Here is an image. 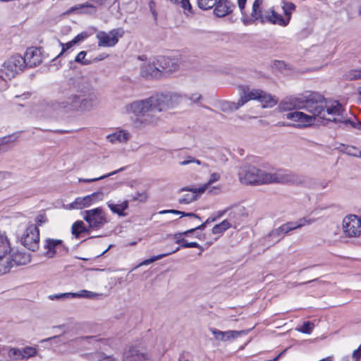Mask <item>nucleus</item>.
I'll return each instance as SVG.
<instances>
[{"mask_svg": "<svg viewBox=\"0 0 361 361\" xmlns=\"http://www.w3.org/2000/svg\"><path fill=\"white\" fill-rule=\"evenodd\" d=\"M302 109L322 120L328 121H341L336 116H341L343 107L338 101H334L328 106L324 97L317 92L302 94Z\"/></svg>", "mask_w": 361, "mask_h": 361, "instance_id": "1", "label": "nucleus"}, {"mask_svg": "<svg viewBox=\"0 0 361 361\" xmlns=\"http://www.w3.org/2000/svg\"><path fill=\"white\" fill-rule=\"evenodd\" d=\"M240 98L237 102L226 101L221 104L223 111H236L250 100H257L261 103L263 108L273 107L278 100L275 96L260 89H250L249 86L238 87Z\"/></svg>", "mask_w": 361, "mask_h": 361, "instance_id": "2", "label": "nucleus"}, {"mask_svg": "<svg viewBox=\"0 0 361 361\" xmlns=\"http://www.w3.org/2000/svg\"><path fill=\"white\" fill-rule=\"evenodd\" d=\"M83 79L80 78H70L66 85L61 87L59 101H51L48 105L53 110H61L65 112L80 111V97L72 92H83L85 90L80 87Z\"/></svg>", "mask_w": 361, "mask_h": 361, "instance_id": "3", "label": "nucleus"}, {"mask_svg": "<svg viewBox=\"0 0 361 361\" xmlns=\"http://www.w3.org/2000/svg\"><path fill=\"white\" fill-rule=\"evenodd\" d=\"M126 109L128 113L133 114L148 123H156L159 118L154 94L127 104Z\"/></svg>", "mask_w": 361, "mask_h": 361, "instance_id": "4", "label": "nucleus"}, {"mask_svg": "<svg viewBox=\"0 0 361 361\" xmlns=\"http://www.w3.org/2000/svg\"><path fill=\"white\" fill-rule=\"evenodd\" d=\"M241 183L250 185L274 183V173H267L254 166L243 165L238 171Z\"/></svg>", "mask_w": 361, "mask_h": 361, "instance_id": "5", "label": "nucleus"}, {"mask_svg": "<svg viewBox=\"0 0 361 361\" xmlns=\"http://www.w3.org/2000/svg\"><path fill=\"white\" fill-rule=\"evenodd\" d=\"M274 183L291 184L307 188H314L317 186L315 180L311 177L281 170L274 173Z\"/></svg>", "mask_w": 361, "mask_h": 361, "instance_id": "6", "label": "nucleus"}, {"mask_svg": "<svg viewBox=\"0 0 361 361\" xmlns=\"http://www.w3.org/2000/svg\"><path fill=\"white\" fill-rule=\"evenodd\" d=\"M314 221V219H307L306 218H302L295 222H287L276 228L272 229L269 232V233L264 238V240L266 243H271V241L275 240L274 242L273 243V244H275L279 242L281 239H282L283 236L288 232L293 231L296 228H301L305 224H310Z\"/></svg>", "mask_w": 361, "mask_h": 361, "instance_id": "7", "label": "nucleus"}, {"mask_svg": "<svg viewBox=\"0 0 361 361\" xmlns=\"http://www.w3.org/2000/svg\"><path fill=\"white\" fill-rule=\"evenodd\" d=\"M25 68L23 56L18 54L13 55L4 62L2 68L0 69V79L5 82L11 80Z\"/></svg>", "mask_w": 361, "mask_h": 361, "instance_id": "8", "label": "nucleus"}, {"mask_svg": "<svg viewBox=\"0 0 361 361\" xmlns=\"http://www.w3.org/2000/svg\"><path fill=\"white\" fill-rule=\"evenodd\" d=\"M177 92H167L154 94L159 114L179 104L185 98Z\"/></svg>", "mask_w": 361, "mask_h": 361, "instance_id": "9", "label": "nucleus"}, {"mask_svg": "<svg viewBox=\"0 0 361 361\" xmlns=\"http://www.w3.org/2000/svg\"><path fill=\"white\" fill-rule=\"evenodd\" d=\"M83 214V219L92 230H99L108 223L106 213L102 207L85 210Z\"/></svg>", "mask_w": 361, "mask_h": 361, "instance_id": "10", "label": "nucleus"}, {"mask_svg": "<svg viewBox=\"0 0 361 361\" xmlns=\"http://www.w3.org/2000/svg\"><path fill=\"white\" fill-rule=\"evenodd\" d=\"M21 243L28 250L35 252L39 247V231L35 224L29 225L20 239Z\"/></svg>", "mask_w": 361, "mask_h": 361, "instance_id": "11", "label": "nucleus"}, {"mask_svg": "<svg viewBox=\"0 0 361 361\" xmlns=\"http://www.w3.org/2000/svg\"><path fill=\"white\" fill-rule=\"evenodd\" d=\"M125 32L123 28L118 27L111 30L109 32H99L96 37L98 39V46L103 47H114L118 42V38L122 37Z\"/></svg>", "mask_w": 361, "mask_h": 361, "instance_id": "12", "label": "nucleus"}, {"mask_svg": "<svg viewBox=\"0 0 361 361\" xmlns=\"http://www.w3.org/2000/svg\"><path fill=\"white\" fill-rule=\"evenodd\" d=\"M343 230L348 237H357L361 234V219L354 214L346 216L343 220Z\"/></svg>", "mask_w": 361, "mask_h": 361, "instance_id": "13", "label": "nucleus"}, {"mask_svg": "<svg viewBox=\"0 0 361 361\" xmlns=\"http://www.w3.org/2000/svg\"><path fill=\"white\" fill-rule=\"evenodd\" d=\"M12 252L10 242L5 233H0V274L8 272V255Z\"/></svg>", "mask_w": 361, "mask_h": 361, "instance_id": "14", "label": "nucleus"}, {"mask_svg": "<svg viewBox=\"0 0 361 361\" xmlns=\"http://www.w3.org/2000/svg\"><path fill=\"white\" fill-rule=\"evenodd\" d=\"M264 0H255L252 4V12L250 16L247 15L245 12V8L243 11H240L242 18L241 20L244 25H250L251 23H255L256 20H259V22L263 23V16L262 13V4Z\"/></svg>", "mask_w": 361, "mask_h": 361, "instance_id": "15", "label": "nucleus"}, {"mask_svg": "<svg viewBox=\"0 0 361 361\" xmlns=\"http://www.w3.org/2000/svg\"><path fill=\"white\" fill-rule=\"evenodd\" d=\"M23 59L25 61V67L33 68L39 65L42 61L40 49L37 47L27 48Z\"/></svg>", "mask_w": 361, "mask_h": 361, "instance_id": "16", "label": "nucleus"}, {"mask_svg": "<svg viewBox=\"0 0 361 361\" xmlns=\"http://www.w3.org/2000/svg\"><path fill=\"white\" fill-rule=\"evenodd\" d=\"M8 258L9 262L8 272L14 265H25L30 262V255L29 254L19 250L14 252L13 249Z\"/></svg>", "mask_w": 361, "mask_h": 361, "instance_id": "17", "label": "nucleus"}, {"mask_svg": "<svg viewBox=\"0 0 361 361\" xmlns=\"http://www.w3.org/2000/svg\"><path fill=\"white\" fill-rule=\"evenodd\" d=\"M302 94L298 97H286L279 104V108L281 111H291L293 109H302Z\"/></svg>", "mask_w": 361, "mask_h": 361, "instance_id": "18", "label": "nucleus"}, {"mask_svg": "<svg viewBox=\"0 0 361 361\" xmlns=\"http://www.w3.org/2000/svg\"><path fill=\"white\" fill-rule=\"evenodd\" d=\"M235 5L229 0H216L214 14L218 18L225 17L231 13Z\"/></svg>", "mask_w": 361, "mask_h": 361, "instance_id": "19", "label": "nucleus"}, {"mask_svg": "<svg viewBox=\"0 0 361 361\" xmlns=\"http://www.w3.org/2000/svg\"><path fill=\"white\" fill-rule=\"evenodd\" d=\"M210 331L212 333V334L214 336L215 340L217 341H230L231 339H235L238 338L240 335L246 334L248 331H221L220 330H218L214 328H211Z\"/></svg>", "mask_w": 361, "mask_h": 361, "instance_id": "20", "label": "nucleus"}, {"mask_svg": "<svg viewBox=\"0 0 361 361\" xmlns=\"http://www.w3.org/2000/svg\"><path fill=\"white\" fill-rule=\"evenodd\" d=\"M142 76L147 78H159L161 76V70L157 65V59L152 63H148L142 66L140 69Z\"/></svg>", "mask_w": 361, "mask_h": 361, "instance_id": "21", "label": "nucleus"}, {"mask_svg": "<svg viewBox=\"0 0 361 361\" xmlns=\"http://www.w3.org/2000/svg\"><path fill=\"white\" fill-rule=\"evenodd\" d=\"M157 61L159 69L161 70V74L163 73H172L178 68V64L175 59L169 57L161 56L157 58Z\"/></svg>", "mask_w": 361, "mask_h": 361, "instance_id": "22", "label": "nucleus"}, {"mask_svg": "<svg viewBox=\"0 0 361 361\" xmlns=\"http://www.w3.org/2000/svg\"><path fill=\"white\" fill-rule=\"evenodd\" d=\"M207 188V185L199 188H193L190 187H185L180 190V191H190L192 192V194H186L183 195V197L179 199L178 202L180 204H190L192 202L197 200V194L203 193Z\"/></svg>", "mask_w": 361, "mask_h": 361, "instance_id": "23", "label": "nucleus"}, {"mask_svg": "<svg viewBox=\"0 0 361 361\" xmlns=\"http://www.w3.org/2000/svg\"><path fill=\"white\" fill-rule=\"evenodd\" d=\"M265 22L277 24L281 26H286L288 24V20H284V18L281 15L278 14L272 9L267 10L264 12L263 23Z\"/></svg>", "mask_w": 361, "mask_h": 361, "instance_id": "24", "label": "nucleus"}, {"mask_svg": "<svg viewBox=\"0 0 361 361\" xmlns=\"http://www.w3.org/2000/svg\"><path fill=\"white\" fill-rule=\"evenodd\" d=\"M104 197V194L102 191L93 192L85 197H77L80 203L81 209L88 207L97 202L102 201Z\"/></svg>", "mask_w": 361, "mask_h": 361, "instance_id": "25", "label": "nucleus"}, {"mask_svg": "<svg viewBox=\"0 0 361 361\" xmlns=\"http://www.w3.org/2000/svg\"><path fill=\"white\" fill-rule=\"evenodd\" d=\"M130 133L126 130H118L106 136V140L112 143H126L130 138Z\"/></svg>", "mask_w": 361, "mask_h": 361, "instance_id": "26", "label": "nucleus"}, {"mask_svg": "<svg viewBox=\"0 0 361 361\" xmlns=\"http://www.w3.org/2000/svg\"><path fill=\"white\" fill-rule=\"evenodd\" d=\"M247 216L246 209L243 206L238 205L233 207L228 214L229 221L235 224H239L244 218Z\"/></svg>", "mask_w": 361, "mask_h": 361, "instance_id": "27", "label": "nucleus"}, {"mask_svg": "<svg viewBox=\"0 0 361 361\" xmlns=\"http://www.w3.org/2000/svg\"><path fill=\"white\" fill-rule=\"evenodd\" d=\"M99 99L97 94L91 93L87 97H80V111H90L99 103Z\"/></svg>", "mask_w": 361, "mask_h": 361, "instance_id": "28", "label": "nucleus"}, {"mask_svg": "<svg viewBox=\"0 0 361 361\" xmlns=\"http://www.w3.org/2000/svg\"><path fill=\"white\" fill-rule=\"evenodd\" d=\"M123 361H149V358L146 353L140 352L135 347H130L124 353Z\"/></svg>", "mask_w": 361, "mask_h": 361, "instance_id": "29", "label": "nucleus"}, {"mask_svg": "<svg viewBox=\"0 0 361 361\" xmlns=\"http://www.w3.org/2000/svg\"><path fill=\"white\" fill-rule=\"evenodd\" d=\"M70 11L80 14L94 15L97 9L95 5L86 2L71 7Z\"/></svg>", "mask_w": 361, "mask_h": 361, "instance_id": "30", "label": "nucleus"}, {"mask_svg": "<svg viewBox=\"0 0 361 361\" xmlns=\"http://www.w3.org/2000/svg\"><path fill=\"white\" fill-rule=\"evenodd\" d=\"M92 229L90 226L87 227L82 221H76L71 227V233L76 238H79L82 233L89 234Z\"/></svg>", "mask_w": 361, "mask_h": 361, "instance_id": "31", "label": "nucleus"}, {"mask_svg": "<svg viewBox=\"0 0 361 361\" xmlns=\"http://www.w3.org/2000/svg\"><path fill=\"white\" fill-rule=\"evenodd\" d=\"M63 246L61 240H55L48 238L45 241L44 247L47 250V255L49 257H54L56 252V249Z\"/></svg>", "mask_w": 361, "mask_h": 361, "instance_id": "32", "label": "nucleus"}, {"mask_svg": "<svg viewBox=\"0 0 361 361\" xmlns=\"http://www.w3.org/2000/svg\"><path fill=\"white\" fill-rule=\"evenodd\" d=\"M107 206L113 213L116 214L120 216H125L126 214L124 211L128 208V201L126 200L117 204H114L111 202H108Z\"/></svg>", "mask_w": 361, "mask_h": 361, "instance_id": "33", "label": "nucleus"}, {"mask_svg": "<svg viewBox=\"0 0 361 361\" xmlns=\"http://www.w3.org/2000/svg\"><path fill=\"white\" fill-rule=\"evenodd\" d=\"M179 250V247H177L176 249L173 250H171L170 252H168L166 253H164V254H161V255H156V256H153L151 258L149 259H145L144 261H142V262H140L136 267H141V266H144V265H148L157 260H159V259H161L162 258H164V257H166L171 254H173L176 252H177L178 250Z\"/></svg>", "mask_w": 361, "mask_h": 361, "instance_id": "34", "label": "nucleus"}, {"mask_svg": "<svg viewBox=\"0 0 361 361\" xmlns=\"http://www.w3.org/2000/svg\"><path fill=\"white\" fill-rule=\"evenodd\" d=\"M101 295L99 293H94L87 290H81L77 293H71V298H85L93 299Z\"/></svg>", "mask_w": 361, "mask_h": 361, "instance_id": "35", "label": "nucleus"}, {"mask_svg": "<svg viewBox=\"0 0 361 361\" xmlns=\"http://www.w3.org/2000/svg\"><path fill=\"white\" fill-rule=\"evenodd\" d=\"M231 223L228 220H224L219 224L215 225L212 228L214 234H221L231 227Z\"/></svg>", "mask_w": 361, "mask_h": 361, "instance_id": "36", "label": "nucleus"}, {"mask_svg": "<svg viewBox=\"0 0 361 361\" xmlns=\"http://www.w3.org/2000/svg\"><path fill=\"white\" fill-rule=\"evenodd\" d=\"M283 9L284 11V14L286 16V18H284V20H288V23L290 22V18H291V13L293 11L295 10V5L290 1H283Z\"/></svg>", "mask_w": 361, "mask_h": 361, "instance_id": "37", "label": "nucleus"}, {"mask_svg": "<svg viewBox=\"0 0 361 361\" xmlns=\"http://www.w3.org/2000/svg\"><path fill=\"white\" fill-rule=\"evenodd\" d=\"M344 79L347 80H356L361 79V68L358 69H351L343 75Z\"/></svg>", "mask_w": 361, "mask_h": 361, "instance_id": "38", "label": "nucleus"}, {"mask_svg": "<svg viewBox=\"0 0 361 361\" xmlns=\"http://www.w3.org/2000/svg\"><path fill=\"white\" fill-rule=\"evenodd\" d=\"M125 169V167H122V168H120L118 170H116L111 173H109L106 175H104V176H99V177H97V178H79V182L80 183H92V182H94V181H97V180H102V179H104L106 177H109L111 175H114V174H116L120 171H122Z\"/></svg>", "mask_w": 361, "mask_h": 361, "instance_id": "39", "label": "nucleus"}, {"mask_svg": "<svg viewBox=\"0 0 361 361\" xmlns=\"http://www.w3.org/2000/svg\"><path fill=\"white\" fill-rule=\"evenodd\" d=\"M317 117V116H314L313 114L312 115H307L303 112H301V116H300V123L302 125V126L305 127L307 126L312 125L314 121L315 118Z\"/></svg>", "mask_w": 361, "mask_h": 361, "instance_id": "40", "label": "nucleus"}, {"mask_svg": "<svg viewBox=\"0 0 361 361\" xmlns=\"http://www.w3.org/2000/svg\"><path fill=\"white\" fill-rule=\"evenodd\" d=\"M198 7L202 10H209L216 4V0H197Z\"/></svg>", "mask_w": 361, "mask_h": 361, "instance_id": "41", "label": "nucleus"}, {"mask_svg": "<svg viewBox=\"0 0 361 361\" xmlns=\"http://www.w3.org/2000/svg\"><path fill=\"white\" fill-rule=\"evenodd\" d=\"M8 356L12 360H21L22 353L21 349L17 348H11L9 349Z\"/></svg>", "mask_w": 361, "mask_h": 361, "instance_id": "42", "label": "nucleus"}, {"mask_svg": "<svg viewBox=\"0 0 361 361\" xmlns=\"http://www.w3.org/2000/svg\"><path fill=\"white\" fill-rule=\"evenodd\" d=\"M22 360H27L37 354V350L32 347H25L21 349Z\"/></svg>", "mask_w": 361, "mask_h": 361, "instance_id": "43", "label": "nucleus"}, {"mask_svg": "<svg viewBox=\"0 0 361 361\" xmlns=\"http://www.w3.org/2000/svg\"><path fill=\"white\" fill-rule=\"evenodd\" d=\"M86 51H81L78 54V55L75 58V61L79 63H81L82 65H89L91 63L90 60L85 59L86 56Z\"/></svg>", "mask_w": 361, "mask_h": 361, "instance_id": "44", "label": "nucleus"}, {"mask_svg": "<svg viewBox=\"0 0 361 361\" xmlns=\"http://www.w3.org/2000/svg\"><path fill=\"white\" fill-rule=\"evenodd\" d=\"M185 96V98L188 99L192 104H197L200 106V102L203 99L202 96L197 92L192 93L189 97H187L186 95ZM201 106H202V105H201ZM204 108L209 109L207 106H204Z\"/></svg>", "mask_w": 361, "mask_h": 361, "instance_id": "45", "label": "nucleus"}, {"mask_svg": "<svg viewBox=\"0 0 361 361\" xmlns=\"http://www.w3.org/2000/svg\"><path fill=\"white\" fill-rule=\"evenodd\" d=\"M338 119H340L341 121H338V123H343L345 124L349 123L353 128L361 130V121L358 120L352 121L350 119H346L343 121L342 118H337Z\"/></svg>", "mask_w": 361, "mask_h": 361, "instance_id": "46", "label": "nucleus"}, {"mask_svg": "<svg viewBox=\"0 0 361 361\" xmlns=\"http://www.w3.org/2000/svg\"><path fill=\"white\" fill-rule=\"evenodd\" d=\"M314 328V324L311 322H305L299 331L304 334H310Z\"/></svg>", "mask_w": 361, "mask_h": 361, "instance_id": "47", "label": "nucleus"}, {"mask_svg": "<svg viewBox=\"0 0 361 361\" xmlns=\"http://www.w3.org/2000/svg\"><path fill=\"white\" fill-rule=\"evenodd\" d=\"M190 164H197V165H201L202 162L193 157L188 156L185 160L179 163L180 166H185Z\"/></svg>", "mask_w": 361, "mask_h": 361, "instance_id": "48", "label": "nucleus"}, {"mask_svg": "<svg viewBox=\"0 0 361 361\" xmlns=\"http://www.w3.org/2000/svg\"><path fill=\"white\" fill-rule=\"evenodd\" d=\"M147 199V195L145 191L137 192L134 196H133V201L145 202Z\"/></svg>", "mask_w": 361, "mask_h": 361, "instance_id": "49", "label": "nucleus"}, {"mask_svg": "<svg viewBox=\"0 0 361 361\" xmlns=\"http://www.w3.org/2000/svg\"><path fill=\"white\" fill-rule=\"evenodd\" d=\"M59 45L62 47V49L61 51V52L56 56V58H59L61 56H62L63 54V53H65L68 49H69L70 48H71L73 45H75L74 44L72 43V40L66 43V44H63L61 42H59Z\"/></svg>", "mask_w": 361, "mask_h": 361, "instance_id": "50", "label": "nucleus"}, {"mask_svg": "<svg viewBox=\"0 0 361 361\" xmlns=\"http://www.w3.org/2000/svg\"><path fill=\"white\" fill-rule=\"evenodd\" d=\"M49 298L51 300L71 298V293L54 294V295H49Z\"/></svg>", "mask_w": 361, "mask_h": 361, "instance_id": "51", "label": "nucleus"}, {"mask_svg": "<svg viewBox=\"0 0 361 361\" xmlns=\"http://www.w3.org/2000/svg\"><path fill=\"white\" fill-rule=\"evenodd\" d=\"M301 111H295L288 113L286 115L288 119L293 120L294 121L300 122Z\"/></svg>", "mask_w": 361, "mask_h": 361, "instance_id": "52", "label": "nucleus"}, {"mask_svg": "<svg viewBox=\"0 0 361 361\" xmlns=\"http://www.w3.org/2000/svg\"><path fill=\"white\" fill-rule=\"evenodd\" d=\"M179 4L185 11H188L190 13H192V6L190 0H180Z\"/></svg>", "mask_w": 361, "mask_h": 361, "instance_id": "53", "label": "nucleus"}, {"mask_svg": "<svg viewBox=\"0 0 361 361\" xmlns=\"http://www.w3.org/2000/svg\"><path fill=\"white\" fill-rule=\"evenodd\" d=\"M64 207L66 209L72 210V209H81L80 203L78 202V198H76L73 202L64 205Z\"/></svg>", "mask_w": 361, "mask_h": 361, "instance_id": "54", "label": "nucleus"}, {"mask_svg": "<svg viewBox=\"0 0 361 361\" xmlns=\"http://www.w3.org/2000/svg\"><path fill=\"white\" fill-rule=\"evenodd\" d=\"M101 356H103V353L100 352H97L87 355L90 361H100Z\"/></svg>", "mask_w": 361, "mask_h": 361, "instance_id": "55", "label": "nucleus"}, {"mask_svg": "<svg viewBox=\"0 0 361 361\" xmlns=\"http://www.w3.org/2000/svg\"><path fill=\"white\" fill-rule=\"evenodd\" d=\"M13 137V135H9L0 138V146L14 141L17 137H15L13 139H12Z\"/></svg>", "mask_w": 361, "mask_h": 361, "instance_id": "56", "label": "nucleus"}, {"mask_svg": "<svg viewBox=\"0 0 361 361\" xmlns=\"http://www.w3.org/2000/svg\"><path fill=\"white\" fill-rule=\"evenodd\" d=\"M87 37V34L85 32H82L78 34L77 36L72 39V43L76 44L77 43L82 41Z\"/></svg>", "mask_w": 361, "mask_h": 361, "instance_id": "57", "label": "nucleus"}, {"mask_svg": "<svg viewBox=\"0 0 361 361\" xmlns=\"http://www.w3.org/2000/svg\"><path fill=\"white\" fill-rule=\"evenodd\" d=\"M183 247H185V248L197 247V248H200L202 250L201 245H200L196 242H190V243L187 242L184 245H183Z\"/></svg>", "mask_w": 361, "mask_h": 361, "instance_id": "58", "label": "nucleus"}, {"mask_svg": "<svg viewBox=\"0 0 361 361\" xmlns=\"http://www.w3.org/2000/svg\"><path fill=\"white\" fill-rule=\"evenodd\" d=\"M361 357V349L358 348L357 350H354L353 353L352 358L353 361H359Z\"/></svg>", "mask_w": 361, "mask_h": 361, "instance_id": "59", "label": "nucleus"}, {"mask_svg": "<svg viewBox=\"0 0 361 361\" xmlns=\"http://www.w3.org/2000/svg\"><path fill=\"white\" fill-rule=\"evenodd\" d=\"M220 178V175L217 173H213L210 176V178L208 181V185H210L217 180H219Z\"/></svg>", "mask_w": 361, "mask_h": 361, "instance_id": "60", "label": "nucleus"}, {"mask_svg": "<svg viewBox=\"0 0 361 361\" xmlns=\"http://www.w3.org/2000/svg\"><path fill=\"white\" fill-rule=\"evenodd\" d=\"M178 214H180L181 216L193 217L200 219V217L198 215L192 212H185L180 211V213H178Z\"/></svg>", "mask_w": 361, "mask_h": 361, "instance_id": "61", "label": "nucleus"}, {"mask_svg": "<svg viewBox=\"0 0 361 361\" xmlns=\"http://www.w3.org/2000/svg\"><path fill=\"white\" fill-rule=\"evenodd\" d=\"M100 361H118V359L112 355H106L103 353V356H101Z\"/></svg>", "mask_w": 361, "mask_h": 361, "instance_id": "62", "label": "nucleus"}, {"mask_svg": "<svg viewBox=\"0 0 361 361\" xmlns=\"http://www.w3.org/2000/svg\"><path fill=\"white\" fill-rule=\"evenodd\" d=\"M178 213H180V211L176 210V209H166L162 210L159 212L160 214H178Z\"/></svg>", "mask_w": 361, "mask_h": 361, "instance_id": "63", "label": "nucleus"}, {"mask_svg": "<svg viewBox=\"0 0 361 361\" xmlns=\"http://www.w3.org/2000/svg\"><path fill=\"white\" fill-rule=\"evenodd\" d=\"M247 0H238V8L240 11H243L245 7Z\"/></svg>", "mask_w": 361, "mask_h": 361, "instance_id": "64", "label": "nucleus"}]
</instances>
